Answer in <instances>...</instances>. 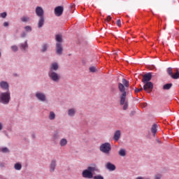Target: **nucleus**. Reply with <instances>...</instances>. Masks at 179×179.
<instances>
[{"instance_id":"f257e3e1","label":"nucleus","mask_w":179,"mask_h":179,"mask_svg":"<svg viewBox=\"0 0 179 179\" xmlns=\"http://www.w3.org/2000/svg\"><path fill=\"white\" fill-rule=\"evenodd\" d=\"M125 87H129V82L125 78H122V83H118V89L122 93L120 95V106H122L127 100V92L125 91Z\"/></svg>"},{"instance_id":"f03ea898","label":"nucleus","mask_w":179,"mask_h":179,"mask_svg":"<svg viewBox=\"0 0 179 179\" xmlns=\"http://www.w3.org/2000/svg\"><path fill=\"white\" fill-rule=\"evenodd\" d=\"M94 171L99 173V168H97L96 164H92L90 166L87 167V169L83 171L82 176L84 178H93V173Z\"/></svg>"},{"instance_id":"7ed1b4c3","label":"nucleus","mask_w":179,"mask_h":179,"mask_svg":"<svg viewBox=\"0 0 179 179\" xmlns=\"http://www.w3.org/2000/svg\"><path fill=\"white\" fill-rule=\"evenodd\" d=\"M10 101V92H2L0 94V103L1 104H9V102Z\"/></svg>"},{"instance_id":"20e7f679","label":"nucleus","mask_w":179,"mask_h":179,"mask_svg":"<svg viewBox=\"0 0 179 179\" xmlns=\"http://www.w3.org/2000/svg\"><path fill=\"white\" fill-rule=\"evenodd\" d=\"M99 150L102 153H105V155H110V152H111V144L109 143H102L99 147Z\"/></svg>"},{"instance_id":"39448f33","label":"nucleus","mask_w":179,"mask_h":179,"mask_svg":"<svg viewBox=\"0 0 179 179\" xmlns=\"http://www.w3.org/2000/svg\"><path fill=\"white\" fill-rule=\"evenodd\" d=\"M48 76L53 82H59V80L61 79V76L52 71H49Z\"/></svg>"},{"instance_id":"423d86ee","label":"nucleus","mask_w":179,"mask_h":179,"mask_svg":"<svg viewBox=\"0 0 179 179\" xmlns=\"http://www.w3.org/2000/svg\"><path fill=\"white\" fill-rule=\"evenodd\" d=\"M143 89L145 92L150 93L153 90V83L152 82L144 83Z\"/></svg>"},{"instance_id":"0eeeda50","label":"nucleus","mask_w":179,"mask_h":179,"mask_svg":"<svg viewBox=\"0 0 179 179\" xmlns=\"http://www.w3.org/2000/svg\"><path fill=\"white\" fill-rule=\"evenodd\" d=\"M64 13V7L59 6L55 8V15L57 16H62Z\"/></svg>"},{"instance_id":"6e6552de","label":"nucleus","mask_w":179,"mask_h":179,"mask_svg":"<svg viewBox=\"0 0 179 179\" xmlns=\"http://www.w3.org/2000/svg\"><path fill=\"white\" fill-rule=\"evenodd\" d=\"M36 13L38 17H44V10L41 6L36 8Z\"/></svg>"},{"instance_id":"1a4fd4ad","label":"nucleus","mask_w":179,"mask_h":179,"mask_svg":"<svg viewBox=\"0 0 179 179\" xmlns=\"http://www.w3.org/2000/svg\"><path fill=\"white\" fill-rule=\"evenodd\" d=\"M151 79H152V73H148L143 76L142 82L143 83H149L150 82Z\"/></svg>"},{"instance_id":"9d476101","label":"nucleus","mask_w":179,"mask_h":179,"mask_svg":"<svg viewBox=\"0 0 179 179\" xmlns=\"http://www.w3.org/2000/svg\"><path fill=\"white\" fill-rule=\"evenodd\" d=\"M62 51H64V49L62 48V44L59 43H56V52L57 55H62Z\"/></svg>"},{"instance_id":"9b49d317","label":"nucleus","mask_w":179,"mask_h":179,"mask_svg":"<svg viewBox=\"0 0 179 179\" xmlns=\"http://www.w3.org/2000/svg\"><path fill=\"white\" fill-rule=\"evenodd\" d=\"M36 97L38 100H40L41 101H45V94L41 92H37L36 94Z\"/></svg>"},{"instance_id":"f8f14e48","label":"nucleus","mask_w":179,"mask_h":179,"mask_svg":"<svg viewBox=\"0 0 179 179\" xmlns=\"http://www.w3.org/2000/svg\"><path fill=\"white\" fill-rule=\"evenodd\" d=\"M55 167H57V161L55 159L52 160L50 165V171L53 173L55 171Z\"/></svg>"},{"instance_id":"ddd939ff","label":"nucleus","mask_w":179,"mask_h":179,"mask_svg":"<svg viewBox=\"0 0 179 179\" xmlns=\"http://www.w3.org/2000/svg\"><path fill=\"white\" fill-rule=\"evenodd\" d=\"M120 138H121V131L117 130L114 134L113 139L116 142H118V141H120Z\"/></svg>"},{"instance_id":"4468645a","label":"nucleus","mask_w":179,"mask_h":179,"mask_svg":"<svg viewBox=\"0 0 179 179\" xmlns=\"http://www.w3.org/2000/svg\"><path fill=\"white\" fill-rule=\"evenodd\" d=\"M106 169L110 170V171H114V170H115V165L111 164L110 162H108L106 164Z\"/></svg>"},{"instance_id":"2eb2a0df","label":"nucleus","mask_w":179,"mask_h":179,"mask_svg":"<svg viewBox=\"0 0 179 179\" xmlns=\"http://www.w3.org/2000/svg\"><path fill=\"white\" fill-rule=\"evenodd\" d=\"M0 87L4 90L9 89V85L5 81H2L1 83H0Z\"/></svg>"},{"instance_id":"dca6fc26","label":"nucleus","mask_w":179,"mask_h":179,"mask_svg":"<svg viewBox=\"0 0 179 179\" xmlns=\"http://www.w3.org/2000/svg\"><path fill=\"white\" fill-rule=\"evenodd\" d=\"M44 17H39L38 22V28H41L42 26H44Z\"/></svg>"},{"instance_id":"f3484780","label":"nucleus","mask_w":179,"mask_h":179,"mask_svg":"<svg viewBox=\"0 0 179 179\" xmlns=\"http://www.w3.org/2000/svg\"><path fill=\"white\" fill-rule=\"evenodd\" d=\"M58 68H59L58 63L55 62L52 64L50 71H58Z\"/></svg>"},{"instance_id":"a211bd4d","label":"nucleus","mask_w":179,"mask_h":179,"mask_svg":"<svg viewBox=\"0 0 179 179\" xmlns=\"http://www.w3.org/2000/svg\"><path fill=\"white\" fill-rule=\"evenodd\" d=\"M119 156L122 157H125L127 156V151L124 148H121L118 152Z\"/></svg>"},{"instance_id":"6ab92c4d","label":"nucleus","mask_w":179,"mask_h":179,"mask_svg":"<svg viewBox=\"0 0 179 179\" xmlns=\"http://www.w3.org/2000/svg\"><path fill=\"white\" fill-rule=\"evenodd\" d=\"M151 131L153 134L154 136L157 134V124H153L151 128Z\"/></svg>"},{"instance_id":"aec40b11","label":"nucleus","mask_w":179,"mask_h":179,"mask_svg":"<svg viewBox=\"0 0 179 179\" xmlns=\"http://www.w3.org/2000/svg\"><path fill=\"white\" fill-rule=\"evenodd\" d=\"M172 86H173V83L165 84L163 86V89H164V90H170V89H171Z\"/></svg>"},{"instance_id":"412c9836","label":"nucleus","mask_w":179,"mask_h":179,"mask_svg":"<svg viewBox=\"0 0 179 179\" xmlns=\"http://www.w3.org/2000/svg\"><path fill=\"white\" fill-rule=\"evenodd\" d=\"M76 113V110H75V108H71L69 110L68 114L69 117H73Z\"/></svg>"},{"instance_id":"4be33fe9","label":"nucleus","mask_w":179,"mask_h":179,"mask_svg":"<svg viewBox=\"0 0 179 179\" xmlns=\"http://www.w3.org/2000/svg\"><path fill=\"white\" fill-rule=\"evenodd\" d=\"M55 40L57 43H59V44H61V43L62 42V35H56L55 36Z\"/></svg>"},{"instance_id":"5701e85b","label":"nucleus","mask_w":179,"mask_h":179,"mask_svg":"<svg viewBox=\"0 0 179 179\" xmlns=\"http://www.w3.org/2000/svg\"><path fill=\"white\" fill-rule=\"evenodd\" d=\"M172 79H179V71H178V69H176V72L175 74H173L171 76Z\"/></svg>"},{"instance_id":"b1692460","label":"nucleus","mask_w":179,"mask_h":179,"mask_svg":"<svg viewBox=\"0 0 179 179\" xmlns=\"http://www.w3.org/2000/svg\"><path fill=\"white\" fill-rule=\"evenodd\" d=\"M28 45H27V41H25L24 43H22L20 45V50H22L23 51H24V50H26V48H27Z\"/></svg>"},{"instance_id":"393cba45","label":"nucleus","mask_w":179,"mask_h":179,"mask_svg":"<svg viewBox=\"0 0 179 179\" xmlns=\"http://www.w3.org/2000/svg\"><path fill=\"white\" fill-rule=\"evenodd\" d=\"M68 143V141L65 138H62L60 141V145L61 146H66V145Z\"/></svg>"},{"instance_id":"a878e982","label":"nucleus","mask_w":179,"mask_h":179,"mask_svg":"<svg viewBox=\"0 0 179 179\" xmlns=\"http://www.w3.org/2000/svg\"><path fill=\"white\" fill-rule=\"evenodd\" d=\"M48 48V44L47 43H44L43 45H42V50L41 52H45V51H47V49Z\"/></svg>"},{"instance_id":"bb28decb","label":"nucleus","mask_w":179,"mask_h":179,"mask_svg":"<svg viewBox=\"0 0 179 179\" xmlns=\"http://www.w3.org/2000/svg\"><path fill=\"white\" fill-rule=\"evenodd\" d=\"M15 170H22V164L20 163H16L14 166Z\"/></svg>"},{"instance_id":"cd10ccee","label":"nucleus","mask_w":179,"mask_h":179,"mask_svg":"<svg viewBox=\"0 0 179 179\" xmlns=\"http://www.w3.org/2000/svg\"><path fill=\"white\" fill-rule=\"evenodd\" d=\"M167 73L169 75V76H171H171H173V69L171 67H169L167 69Z\"/></svg>"},{"instance_id":"c85d7f7f","label":"nucleus","mask_w":179,"mask_h":179,"mask_svg":"<svg viewBox=\"0 0 179 179\" xmlns=\"http://www.w3.org/2000/svg\"><path fill=\"white\" fill-rule=\"evenodd\" d=\"M30 20V18L29 17H21V21L23 22H29Z\"/></svg>"},{"instance_id":"c756f323","label":"nucleus","mask_w":179,"mask_h":179,"mask_svg":"<svg viewBox=\"0 0 179 179\" xmlns=\"http://www.w3.org/2000/svg\"><path fill=\"white\" fill-rule=\"evenodd\" d=\"M49 118L50 120H54L55 118V113H54V112H50Z\"/></svg>"},{"instance_id":"7c9ffc66","label":"nucleus","mask_w":179,"mask_h":179,"mask_svg":"<svg viewBox=\"0 0 179 179\" xmlns=\"http://www.w3.org/2000/svg\"><path fill=\"white\" fill-rule=\"evenodd\" d=\"M122 106H123V110H127L128 109V102L124 101V104H122Z\"/></svg>"},{"instance_id":"2f4dec72","label":"nucleus","mask_w":179,"mask_h":179,"mask_svg":"<svg viewBox=\"0 0 179 179\" xmlns=\"http://www.w3.org/2000/svg\"><path fill=\"white\" fill-rule=\"evenodd\" d=\"M11 50L14 52H16V51H17V50H19V48L16 45H13V46H11Z\"/></svg>"},{"instance_id":"473e14b6","label":"nucleus","mask_w":179,"mask_h":179,"mask_svg":"<svg viewBox=\"0 0 179 179\" xmlns=\"http://www.w3.org/2000/svg\"><path fill=\"white\" fill-rule=\"evenodd\" d=\"M1 152L3 153H8L9 152V149H8V148H3L1 149Z\"/></svg>"},{"instance_id":"72a5a7b5","label":"nucleus","mask_w":179,"mask_h":179,"mask_svg":"<svg viewBox=\"0 0 179 179\" xmlns=\"http://www.w3.org/2000/svg\"><path fill=\"white\" fill-rule=\"evenodd\" d=\"M24 29L27 31H31V27L30 26H26L24 27Z\"/></svg>"},{"instance_id":"f704fd0d","label":"nucleus","mask_w":179,"mask_h":179,"mask_svg":"<svg viewBox=\"0 0 179 179\" xmlns=\"http://www.w3.org/2000/svg\"><path fill=\"white\" fill-rule=\"evenodd\" d=\"M110 20H111V16L108 15L106 20H105V22L106 23H108V22H110Z\"/></svg>"},{"instance_id":"c9c22d12","label":"nucleus","mask_w":179,"mask_h":179,"mask_svg":"<svg viewBox=\"0 0 179 179\" xmlns=\"http://www.w3.org/2000/svg\"><path fill=\"white\" fill-rule=\"evenodd\" d=\"M0 16H1V17H3V19H5V17H6V16H7V14H6V12H4V13H1V14H0Z\"/></svg>"},{"instance_id":"e433bc0d","label":"nucleus","mask_w":179,"mask_h":179,"mask_svg":"<svg viewBox=\"0 0 179 179\" xmlns=\"http://www.w3.org/2000/svg\"><path fill=\"white\" fill-rule=\"evenodd\" d=\"M94 179H104V178L101 176H96L93 177Z\"/></svg>"},{"instance_id":"4c0bfd02","label":"nucleus","mask_w":179,"mask_h":179,"mask_svg":"<svg viewBox=\"0 0 179 179\" xmlns=\"http://www.w3.org/2000/svg\"><path fill=\"white\" fill-rule=\"evenodd\" d=\"M116 24L117 26H118V27H121V20H117L116 22Z\"/></svg>"},{"instance_id":"58836bf2","label":"nucleus","mask_w":179,"mask_h":179,"mask_svg":"<svg viewBox=\"0 0 179 179\" xmlns=\"http://www.w3.org/2000/svg\"><path fill=\"white\" fill-rule=\"evenodd\" d=\"M90 71L91 72H96V67H94V66L90 67Z\"/></svg>"},{"instance_id":"ea45409f","label":"nucleus","mask_w":179,"mask_h":179,"mask_svg":"<svg viewBox=\"0 0 179 179\" xmlns=\"http://www.w3.org/2000/svg\"><path fill=\"white\" fill-rule=\"evenodd\" d=\"M3 26L4 27H8V26H9V22H3Z\"/></svg>"},{"instance_id":"a19ab883","label":"nucleus","mask_w":179,"mask_h":179,"mask_svg":"<svg viewBox=\"0 0 179 179\" xmlns=\"http://www.w3.org/2000/svg\"><path fill=\"white\" fill-rule=\"evenodd\" d=\"M142 90H143L142 88H141V89L136 88V89L135 90V92H136V93H139V92H141Z\"/></svg>"},{"instance_id":"79ce46f5","label":"nucleus","mask_w":179,"mask_h":179,"mask_svg":"<svg viewBox=\"0 0 179 179\" xmlns=\"http://www.w3.org/2000/svg\"><path fill=\"white\" fill-rule=\"evenodd\" d=\"M25 36H26V32H22V34H21V37L22 38H24Z\"/></svg>"},{"instance_id":"37998d69","label":"nucleus","mask_w":179,"mask_h":179,"mask_svg":"<svg viewBox=\"0 0 179 179\" xmlns=\"http://www.w3.org/2000/svg\"><path fill=\"white\" fill-rule=\"evenodd\" d=\"M162 178V176L161 175H156L155 176V179H160Z\"/></svg>"},{"instance_id":"c03bdc74","label":"nucleus","mask_w":179,"mask_h":179,"mask_svg":"<svg viewBox=\"0 0 179 179\" xmlns=\"http://www.w3.org/2000/svg\"><path fill=\"white\" fill-rule=\"evenodd\" d=\"M0 131H2V123H0Z\"/></svg>"},{"instance_id":"a18cd8bd","label":"nucleus","mask_w":179,"mask_h":179,"mask_svg":"<svg viewBox=\"0 0 179 179\" xmlns=\"http://www.w3.org/2000/svg\"><path fill=\"white\" fill-rule=\"evenodd\" d=\"M144 107H146V103H144Z\"/></svg>"},{"instance_id":"49530a36","label":"nucleus","mask_w":179,"mask_h":179,"mask_svg":"<svg viewBox=\"0 0 179 179\" xmlns=\"http://www.w3.org/2000/svg\"><path fill=\"white\" fill-rule=\"evenodd\" d=\"M0 57H1V52H0Z\"/></svg>"}]
</instances>
